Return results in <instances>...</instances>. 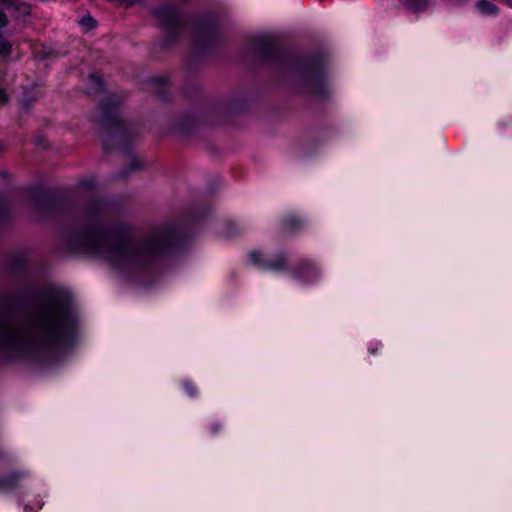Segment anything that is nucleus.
Returning a JSON list of instances; mask_svg holds the SVG:
<instances>
[{
    "mask_svg": "<svg viewBox=\"0 0 512 512\" xmlns=\"http://www.w3.org/2000/svg\"><path fill=\"white\" fill-rule=\"evenodd\" d=\"M91 80L92 82H94L95 84H101V79L95 75H92L91 76Z\"/></svg>",
    "mask_w": 512,
    "mask_h": 512,
    "instance_id": "a211bd4d",
    "label": "nucleus"
},
{
    "mask_svg": "<svg viewBox=\"0 0 512 512\" xmlns=\"http://www.w3.org/2000/svg\"><path fill=\"white\" fill-rule=\"evenodd\" d=\"M271 41H272V39L270 37H267V36H263V37L259 38V42L261 44H263V45H270Z\"/></svg>",
    "mask_w": 512,
    "mask_h": 512,
    "instance_id": "4468645a",
    "label": "nucleus"
},
{
    "mask_svg": "<svg viewBox=\"0 0 512 512\" xmlns=\"http://www.w3.org/2000/svg\"><path fill=\"white\" fill-rule=\"evenodd\" d=\"M121 99L116 96L106 98L100 106L96 121L104 149H109L110 141L120 142L127 134V125L119 117Z\"/></svg>",
    "mask_w": 512,
    "mask_h": 512,
    "instance_id": "f03ea898",
    "label": "nucleus"
},
{
    "mask_svg": "<svg viewBox=\"0 0 512 512\" xmlns=\"http://www.w3.org/2000/svg\"><path fill=\"white\" fill-rule=\"evenodd\" d=\"M66 349L74 342L78 335V320L74 315H71L66 308Z\"/></svg>",
    "mask_w": 512,
    "mask_h": 512,
    "instance_id": "423d86ee",
    "label": "nucleus"
},
{
    "mask_svg": "<svg viewBox=\"0 0 512 512\" xmlns=\"http://www.w3.org/2000/svg\"><path fill=\"white\" fill-rule=\"evenodd\" d=\"M102 210H103V204H100V205H98V206L95 208V211H92V214L94 215V214H96V213H98V212H99V213H101V212H102Z\"/></svg>",
    "mask_w": 512,
    "mask_h": 512,
    "instance_id": "6ab92c4d",
    "label": "nucleus"
},
{
    "mask_svg": "<svg viewBox=\"0 0 512 512\" xmlns=\"http://www.w3.org/2000/svg\"><path fill=\"white\" fill-rule=\"evenodd\" d=\"M183 388L190 397H195L197 395L198 390L194 383L190 381H184Z\"/></svg>",
    "mask_w": 512,
    "mask_h": 512,
    "instance_id": "9d476101",
    "label": "nucleus"
},
{
    "mask_svg": "<svg viewBox=\"0 0 512 512\" xmlns=\"http://www.w3.org/2000/svg\"><path fill=\"white\" fill-rule=\"evenodd\" d=\"M292 275L305 283H311L319 278L317 265L309 259H300L292 269Z\"/></svg>",
    "mask_w": 512,
    "mask_h": 512,
    "instance_id": "20e7f679",
    "label": "nucleus"
},
{
    "mask_svg": "<svg viewBox=\"0 0 512 512\" xmlns=\"http://www.w3.org/2000/svg\"><path fill=\"white\" fill-rule=\"evenodd\" d=\"M499 125L502 126L503 128H506V127H508L509 123L507 121H504V122H500Z\"/></svg>",
    "mask_w": 512,
    "mask_h": 512,
    "instance_id": "aec40b11",
    "label": "nucleus"
},
{
    "mask_svg": "<svg viewBox=\"0 0 512 512\" xmlns=\"http://www.w3.org/2000/svg\"><path fill=\"white\" fill-rule=\"evenodd\" d=\"M79 23L87 29H91L95 26V20L91 16L81 18Z\"/></svg>",
    "mask_w": 512,
    "mask_h": 512,
    "instance_id": "9b49d317",
    "label": "nucleus"
},
{
    "mask_svg": "<svg viewBox=\"0 0 512 512\" xmlns=\"http://www.w3.org/2000/svg\"><path fill=\"white\" fill-rule=\"evenodd\" d=\"M160 25L167 31L174 32L180 26V16L178 11L172 6H162L155 11Z\"/></svg>",
    "mask_w": 512,
    "mask_h": 512,
    "instance_id": "39448f33",
    "label": "nucleus"
},
{
    "mask_svg": "<svg viewBox=\"0 0 512 512\" xmlns=\"http://www.w3.org/2000/svg\"><path fill=\"white\" fill-rule=\"evenodd\" d=\"M477 6L485 14H495L497 12V7L488 1L481 0L477 3Z\"/></svg>",
    "mask_w": 512,
    "mask_h": 512,
    "instance_id": "1a4fd4ad",
    "label": "nucleus"
},
{
    "mask_svg": "<svg viewBox=\"0 0 512 512\" xmlns=\"http://www.w3.org/2000/svg\"><path fill=\"white\" fill-rule=\"evenodd\" d=\"M65 247H66V253L68 252V250H70V247H71V239L70 237L68 238L66 236V244H65Z\"/></svg>",
    "mask_w": 512,
    "mask_h": 512,
    "instance_id": "f3484780",
    "label": "nucleus"
},
{
    "mask_svg": "<svg viewBox=\"0 0 512 512\" xmlns=\"http://www.w3.org/2000/svg\"><path fill=\"white\" fill-rule=\"evenodd\" d=\"M176 231L162 227L139 242L115 237L111 232L96 229L80 237L78 252L101 256L118 267H145L168 251L176 239Z\"/></svg>",
    "mask_w": 512,
    "mask_h": 512,
    "instance_id": "f257e3e1",
    "label": "nucleus"
},
{
    "mask_svg": "<svg viewBox=\"0 0 512 512\" xmlns=\"http://www.w3.org/2000/svg\"><path fill=\"white\" fill-rule=\"evenodd\" d=\"M282 229L286 232H294L301 228L302 221L293 215H288L282 219Z\"/></svg>",
    "mask_w": 512,
    "mask_h": 512,
    "instance_id": "0eeeda50",
    "label": "nucleus"
},
{
    "mask_svg": "<svg viewBox=\"0 0 512 512\" xmlns=\"http://www.w3.org/2000/svg\"><path fill=\"white\" fill-rule=\"evenodd\" d=\"M42 504L43 503L39 502L35 508L34 507H30L29 505H26L25 506V512H37L42 507Z\"/></svg>",
    "mask_w": 512,
    "mask_h": 512,
    "instance_id": "ddd939ff",
    "label": "nucleus"
},
{
    "mask_svg": "<svg viewBox=\"0 0 512 512\" xmlns=\"http://www.w3.org/2000/svg\"><path fill=\"white\" fill-rule=\"evenodd\" d=\"M132 164H133V167H134V168H137V167H138V165H137V161H136V160H133V161H132Z\"/></svg>",
    "mask_w": 512,
    "mask_h": 512,
    "instance_id": "412c9836",
    "label": "nucleus"
},
{
    "mask_svg": "<svg viewBox=\"0 0 512 512\" xmlns=\"http://www.w3.org/2000/svg\"><path fill=\"white\" fill-rule=\"evenodd\" d=\"M14 479V477H8L0 480V488L7 489L13 487Z\"/></svg>",
    "mask_w": 512,
    "mask_h": 512,
    "instance_id": "f8f14e48",
    "label": "nucleus"
},
{
    "mask_svg": "<svg viewBox=\"0 0 512 512\" xmlns=\"http://www.w3.org/2000/svg\"><path fill=\"white\" fill-rule=\"evenodd\" d=\"M405 5L409 10L418 12L426 7L427 0H406Z\"/></svg>",
    "mask_w": 512,
    "mask_h": 512,
    "instance_id": "6e6552de",
    "label": "nucleus"
},
{
    "mask_svg": "<svg viewBox=\"0 0 512 512\" xmlns=\"http://www.w3.org/2000/svg\"><path fill=\"white\" fill-rule=\"evenodd\" d=\"M210 429H211V431H212L213 433H216L217 431H219V430L221 429V425H220V424H218V423H215V424H213V425L210 427Z\"/></svg>",
    "mask_w": 512,
    "mask_h": 512,
    "instance_id": "dca6fc26",
    "label": "nucleus"
},
{
    "mask_svg": "<svg viewBox=\"0 0 512 512\" xmlns=\"http://www.w3.org/2000/svg\"><path fill=\"white\" fill-rule=\"evenodd\" d=\"M252 263L264 270L284 271L288 265L287 256L284 253H278L270 258H264L263 255L257 251L250 253Z\"/></svg>",
    "mask_w": 512,
    "mask_h": 512,
    "instance_id": "7ed1b4c3",
    "label": "nucleus"
},
{
    "mask_svg": "<svg viewBox=\"0 0 512 512\" xmlns=\"http://www.w3.org/2000/svg\"><path fill=\"white\" fill-rule=\"evenodd\" d=\"M7 100V95L4 90L0 89V103H5Z\"/></svg>",
    "mask_w": 512,
    "mask_h": 512,
    "instance_id": "2eb2a0df",
    "label": "nucleus"
}]
</instances>
